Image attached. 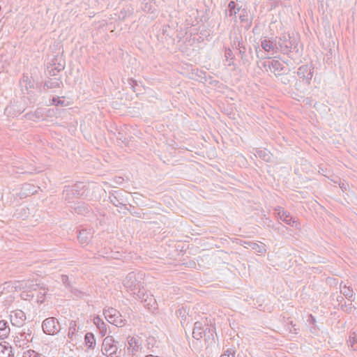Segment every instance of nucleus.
<instances>
[{
  "instance_id": "nucleus-6",
  "label": "nucleus",
  "mask_w": 357,
  "mask_h": 357,
  "mask_svg": "<svg viewBox=\"0 0 357 357\" xmlns=\"http://www.w3.org/2000/svg\"><path fill=\"white\" fill-rule=\"evenodd\" d=\"M68 337L71 341H76L79 338L77 325L75 321H71L68 328Z\"/></svg>"
},
{
  "instance_id": "nucleus-17",
  "label": "nucleus",
  "mask_w": 357,
  "mask_h": 357,
  "mask_svg": "<svg viewBox=\"0 0 357 357\" xmlns=\"http://www.w3.org/2000/svg\"><path fill=\"white\" fill-rule=\"evenodd\" d=\"M31 334L26 333V340H28V343L31 340Z\"/></svg>"
},
{
  "instance_id": "nucleus-1",
  "label": "nucleus",
  "mask_w": 357,
  "mask_h": 357,
  "mask_svg": "<svg viewBox=\"0 0 357 357\" xmlns=\"http://www.w3.org/2000/svg\"><path fill=\"white\" fill-rule=\"evenodd\" d=\"M43 331L50 335L57 333L61 330V326L58 320L54 317H49L45 319L43 322Z\"/></svg>"
},
{
  "instance_id": "nucleus-21",
  "label": "nucleus",
  "mask_w": 357,
  "mask_h": 357,
  "mask_svg": "<svg viewBox=\"0 0 357 357\" xmlns=\"http://www.w3.org/2000/svg\"><path fill=\"white\" fill-rule=\"evenodd\" d=\"M262 46L264 47V48L265 50H267V48L266 47V46H265V45H264V43H262Z\"/></svg>"
},
{
  "instance_id": "nucleus-10",
  "label": "nucleus",
  "mask_w": 357,
  "mask_h": 357,
  "mask_svg": "<svg viewBox=\"0 0 357 357\" xmlns=\"http://www.w3.org/2000/svg\"><path fill=\"white\" fill-rule=\"evenodd\" d=\"M84 341H85L86 346L89 349L93 348L96 344V340H95L94 335L91 333H86V335L84 336Z\"/></svg>"
},
{
  "instance_id": "nucleus-12",
  "label": "nucleus",
  "mask_w": 357,
  "mask_h": 357,
  "mask_svg": "<svg viewBox=\"0 0 357 357\" xmlns=\"http://www.w3.org/2000/svg\"><path fill=\"white\" fill-rule=\"evenodd\" d=\"M348 345L353 350H356L357 349V342L354 337L349 336V339L348 340Z\"/></svg>"
},
{
  "instance_id": "nucleus-20",
  "label": "nucleus",
  "mask_w": 357,
  "mask_h": 357,
  "mask_svg": "<svg viewBox=\"0 0 357 357\" xmlns=\"http://www.w3.org/2000/svg\"><path fill=\"white\" fill-rule=\"evenodd\" d=\"M146 357H158V356H153V355H149Z\"/></svg>"
},
{
  "instance_id": "nucleus-11",
  "label": "nucleus",
  "mask_w": 357,
  "mask_h": 357,
  "mask_svg": "<svg viewBox=\"0 0 357 357\" xmlns=\"http://www.w3.org/2000/svg\"><path fill=\"white\" fill-rule=\"evenodd\" d=\"M22 357H41L40 354L34 350L29 349L23 353Z\"/></svg>"
},
{
  "instance_id": "nucleus-2",
  "label": "nucleus",
  "mask_w": 357,
  "mask_h": 357,
  "mask_svg": "<svg viewBox=\"0 0 357 357\" xmlns=\"http://www.w3.org/2000/svg\"><path fill=\"white\" fill-rule=\"evenodd\" d=\"M101 351V357H112V337L109 335L103 340Z\"/></svg>"
},
{
  "instance_id": "nucleus-13",
  "label": "nucleus",
  "mask_w": 357,
  "mask_h": 357,
  "mask_svg": "<svg viewBox=\"0 0 357 357\" xmlns=\"http://www.w3.org/2000/svg\"><path fill=\"white\" fill-rule=\"evenodd\" d=\"M115 314H113V318H114ZM124 319H113V325L116 326V327H121L124 325Z\"/></svg>"
},
{
  "instance_id": "nucleus-8",
  "label": "nucleus",
  "mask_w": 357,
  "mask_h": 357,
  "mask_svg": "<svg viewBox=\"0 0 357 357\" xmlns=\"http://www.w3.org/2000/svg\"><path fill=\"white\" fill-rule=\"evenodd\" d=\"M10 333L8 324L5 320L0 321V340H3L8 337Z\"/></svg>"
},
{
  "instance_id": "nucleus-7",
  "label": "nucleus",
  "mask_w": 357,
  "mask_h": 357,
  "mask_svg": "<svg viewBox=\"0 0 357 357\" xmlns=\"http://www.w3.org/2000/svg\"><path fill=\"white\" fill-rule=\"evenodd\" d=\"M142 345V342L139 338L135 337H128V349H132L133 351H137L140 349Z\"/></svg>"
},
{
  "instance_id": "nucleus-18",
  "label": "nucleus",
  "mask_w": 357,
  "mask_h": 357,
  "mask_svg": "<svg viewBox=\"0 0 357 357\" xmlns=\"http://www.w3.org/2000/svg\"><path fill=\"white\" fill-rule=\"evenodd\" d=\"M105 317L109 321V319H112V314H107V316H105Z\"/></svg>"
},
{
  "instance_id": "nucleus-14",
  "label": "nucleus",
  "mask_w": 357,
  "mask_h": 357,
  "mask_svg": "<svg viewBox=\"0 0 357 357\" xmlns=\"http://www.w3.org/2000/svg\"><path fill=\"white\" fill-rule=\"evenodd\" d=\"M220 357H235V351L233 349H228Z\"/></svg>"
},
{
  "instance_id": "nucleus-15",
  "label": "nucleus",
  "mask_w": 357,
  "mask_h": 357,
  "mask_svg": "<svg viewBox=\"0 0 357 357\" xmlns=\"http://www.w3.org/2000/svg\"><path fill=\"white\" fill-rule=\"evenodd\" d=\"M307 321L312 323V324H314L315 322V319L314 317L312 316V314H310L309 316H308V319H307Z\"/></svg>"
},
{
  "instance_id": "nucleus-3",
  "label": "nucleus",
  "mask_w": 357,
  "mask_h": 357,
  "mask_svg": "<svg viewBox=\"0 0 357 357\" xmlns=\"http://www.w3.org/2000/svg\"><path fill=\"white\" fill-rule=\"evenodd\" d=\"M10 320L13 326L21 327L26 320V314H10Z\"/></svg>"
},
{
  "instance_id": "nucleus-9",
  "label": "nucleus",
  "mask_w": 357,
  "mask_h": 357,
  "mask_svg": "<svg viewBox=\"0 0 357 357\" xmlns=\"http://www.w3.org/2000/svg\"><path fill=\"white\" fill-rule=\"evenodd\" d=\"M204 330L202 327V324L199 321L195 323V326L192 331V336L196 340H199L202 337Z\"/></svg>"
},
{
  "instance_id": "nucleus-4",
  "label": "nucleus",
  "mask_w": 357,
  "mask_h": 357,
  "mask_svg": "<svg viewBox=\"0 0 357 357\" xmlns=\"http://www.w3.org/2000/svg\"><path fill=\"white\" fill-rule=\"evenodd\" d=\"M0 357H14L13 349L7 342L0 343Z\"/></svg>"
},
{
  "instance_id": "nucleus-5",
  "label": "nucleus",
  "mask_w": 357,
  "mask_h": 357,
  "mask_svg": "<svg viewBox=\"0 0 357 357\" xmlns=\"http://www.w3.org/2000/svg\"><path fill=\"white\" fill-rule=\"evenodd\" d=\"M14 343L16 347L24 348L27 346L28 340H26V333H20L14 337Z\"/></svg>"
},
{
  "instance_id": "nucleus-16",
  "label": "nucleus",
  "mask_w": 357,
  "mask_h": 357,
  "mask_svg": "<svg viewBox=\"0 0 357 357\" xmlns=\"http://www.w3.org/2000/svg\"><path fill=\"white\" fill-rule=\"evenodd\" d=\"M147 340H148L149 344H153V342H155V339L153 337H149Z\"/></svg>"
},
{
  "instance_id": "nucleus-19",
  "label": "nucleus",
  "mask_w": 357,
  "mask_h": 357,
  "mask_svg": "<svg viewBox=\"0 0 357 357\" xmlns=\"http://www.w3.org/2000/svg\"><path fill=\"white\" fill-rule=\"evenodd\" d=\"M82 233H80V234H79V238L80 241H82V239H81V236H82ZM81 242H82V243H84V242H82V241H81Z\"/></svg>"
}]
</instances>
